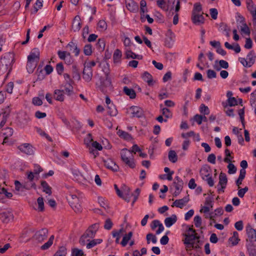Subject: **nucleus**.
I'll list each match as a JSON object with an SVG mask.
<instances>
[{"instance_id":"nucleus-1","label":"nucleus","mask_w":256,"mask_h":256,"mask_svg":"<svg viewBox=\"0 0 256 256\" xmlns=\"http://www.w3.org/2000/svg\"><path fill=\"white\" fill-rule=\"evenodd\" d=\"M14 61V54L11 52L6 54L0 59V76L6 74V79L12 68V64Z\"/></svg>"},{"instance_id":"nucleus-2","label":"nucleus","mask_w":256,"mask_h":256,"mask_svg":"<svg viewBox=\"0 0 256 256\" xmlns=\"http://www.w3.org/2000/svg\"><path fill=\"white\" fill-rule=\"evenodd\" d=\"M104 73L106 76L105 78L100 76V84L98 83L96 84V86L103 93L106 92L107 88H109L110 89L112 88V82L109 76V72L108 71H106Z\"/></svg>"},{"instance_id":"nucleus-3","label":"nucleus","mask_w":256,"mask_h":256,"mask_svg":"<svg viewBox=\"0 0 256 256\" xmlns=\"http://www.w3.org/2000/svg\"><path fill=\"white\" fill-rule=\"evenodd\" d=\"M66 198L71 208L75 212H79L81 211L82 206L80 200L76 195L68 194H67Z\"/></svg>"},{"instance_id":"nucleus-4","label":"nucleus","mask_w":256,"mask_h":256,"mask_svg":"<svg viewBox=\"0 0 256 256\" xmlns=\"http://www.w3.org/2000/svg\"><path fill=\"white\" fill-rule=\"evenodd\" d=\"M246 232L248 236L246 244L256 245V230L248 225L246 227Z\"/></svg>"},{"instance_id":"nucleus-5","label":"nucleus","mask_w":256,"mask_h":256,"mask_svg":"<svg viewBox=\"0 0 256 256\" xmlns=\"http://www.w3.org/2000/svg\"><path fill=\"white\" fill-rule=\"evenodd\" d=\"M131 114V118H142L144 116L143 110L137 106H132L130 108L128 112Z\"/></svg>"},{"instance_id":"nucleus-6","label":"nucleus","mask_w":256,"mask_h":256,"mask_svg":"<svg viewBox=\"0 0 256 256\" xmlns=\"http://www.w3.org/2000/svg\"><path fill=\"white\" fill-rule=\"evenodd\" d=\"M99 227L100 224L98 222L92 224L88 227L84 234L88 238H92L95 236L96 232L99 228Z\"/></svg>"},{"instance_id":"nucleus-7","label":"nucleus","mask_w":256,"mask_h":256,"mask_svg":"<svg viewBox=\"0 0 256 256\" xmlns=\"http://www.w3.org/2000/svg\"><path fill=\"white\" fill-rule=\"evenodd\" d=\"M14 218V214L10 210H6L0 212V219L3 223L8 224L12 221Z\"/></svg>"},{"instance_id":"nucleus-8","label":"nucleus","mask_w":256,"mask_h":256,"mask_svg":"<svg viewBox=\"0 0 256 256\" xmlns=\"http://www.w3.org/2000/svg\"><path fill=\"white\" fill-rule=\"evenodd\" d=\"M48 230L46 228H42L36 232L34 235V238L39 242L44 240L48 236Z\"/></svg>"},{"instance_id":"nucleus-9","label":"nucleus","mask_w":256,"mask_h":256,"mask_svg":"<svg viewBox=\"0 0 256 256\" xmlns=\"http://www.w3.org/2000/svg\"><path fill=\"white\" fill-rule=\"evenodd\" d=\"M227 182L228 178L226 174L221 172L219 175L218 185L221 186L220 188L218 189L219 192H224V189L226 187Z\"/></svg>"},{"instance_id":"nucleus-10","label":"nucleus","mask_w":256,"mask_h":256,"mask_svg":"<svg viewBox=\"0 0 256 256\" xmlns=\"http://www.w3.org/2000/svg\"><path fill=\"white\" fill-rule=\"evenodd\" d=\"M40 52L38 48H33L30 54L28 56V60L30 61H34L38 62L40 60Z\"/></svg>"},{"instance_id":"nucleus-11","label":"nucleus","mask_w":256,"mask_h":256,"mask_svg":"<svg viewBox=\"0 0 256 256\" xmlns=\"http://www.w3.org/2000/svg\"><path fill=\"white\" fill-rule=\"evenodd\" d=\"M18 149L26 154L32 155L34 154V148L29 144H23L18 147Z\"/></svg>"},{"instance_id":"nucleus-12","label":"nucleus","mask_w":256,"mask_h":256,"mask_svg":"<svg viewBox=\"0 0 256 256\" xmlns=\"http://www.w3.org/2000/svg\"><path fill=\"white\" fill-rule=\"evenodd\" d=\"M192 20L196 25H201L204 22V18L202 14H194L192 12Z\"/></svg>"},{"instance_id":"nucleus-13","label":"nucleus","mask_w":256,"mask_h":256,"mask_svg":"<svg viewBox=\"0 0 256 256\" xmlns=\"http://www.w3.org/2000/svg\"><path fill=\"white\" fill-rule=\"evenodd\" d=\"M190 200L188 195L184 196V198L180 200H176L172 206L173 207L174 206L179 208H182L184 206H185Z\"/></svg>"},{"instance_id":"nucleus-14","label":"nucleus","mask_w":256,"mask_h":256,"mask_svg":"<svg viewBox=\"0 0 256 256\" xmlns=\"http://www.w3.org/2000/svg\"><path fill=\"white\" fill-rule=\"evenodd\" d=\"M83 78L87 82L91 80L92 77V70L90 67L84 66L83 70Z\"/></svg>"},{"instance_id":"nucleus-15","label":"nucleus","mask_w":256,"mask_h":256,"mask_svg":"<svg viewBox=\"0 0 256 256\" xmlns=\"http://www.w3.org/2000/svg\"><path fill=\"white\" fill-rule=\"evenodd\" d=\"M104 166L108 169L114 172H117L118 169V166L111 159H108L104 160Z\"/></svg>"},{"instance_id":"nucleus-16","label":"nucleus","mask_w":256,"mask_h":256,"mask_svg":"<svg viewBox=\"0 0 256 256\" xmlns=\"http://www.w3.org/2000/svg\"><path fill=\"white\" fill-rule=\"evenodd\" d=\"M82 27V23L80 22V18L79 16H76L73 20L72 28L74 32H78Z\"/></svg>"},{"instance_id":"nucleus-17","label":"nucleus","mask_w":256,"mask_h":256,"mask_svg":"<svg viewBox=\"0 0 256 256\" xmlns=\"http://www.w3.org/2000/svg\"><path fill=\"white\" fill-rule=\"evenodd\" d=\"M184 182H173L172 186L175 188V190L172 194L174 196L179 195L182 190Z\"/></svg>"},{"instance_id":"nucleus-18","label":"nucleus","mask_w":256,"mask_h":256,"mask_svg":"<svg viewBox=\"0 0 256 256\" xmlns=\"http://www.w3.org/2000/svg\"><path fill=\"white\" fill-rule=\"evenodd\" d=\"M211 172V168L210 166L208 164H205L202 166L200 170V174L203 180L204 178H207L210 176V172Z\"/></svg>"},{"instance_id":"nucleus-19","label":"nucleus","mask_w":256,"mask_h":256,"mask_svg":"<svg viewBox=\"0 0 256 256\" xmlns=\"http://www.w3.org/2000/svg\"><path fill=\"white\" fill-rule=\"evenodd\" d=\"M126 7L131 12H136L138 10V5L132 0L126 1Z\"/></svg>"},{"instance_id":"nucleus-20","label":"nucleus","mask_w":256,"mask_h":256,"mask_svg":"<svg viewBox=\"0 0 256 256\" xmlns=\"http://www.w3.org/2000/svg\"><path fill=\"white\" fill-rule=\"evenodd\" d=\"M120 156L122 160L124 162L133 157L130 150H128L126 148L122 150Z\"/></svg>"},{"instance_id":"nucleus-21","label":"nucleus","mask_w":256,"mask_h":256,"mask_svg":"<svg viewBox=\"0 0 256 256\" xmlns=\"http://www.w3.org/2000/svg\"><path fill=\"white\" fill-rule=\"evenodd\" d=\"M67 46L70 48V50L74 54L75 56H77L79 55L80 49L78 48L76 43L70 42L68 44Z\"/></svg>"},{"instance_id":"nucleus-22","label":"nucleus","mask_w":256,"mask_h":256,"mask_svg":"<svg viewBox=\"0 0 256 256\" xmlns=\"http://www.w3.org/2000/svg\"><path fill=\"white\" fill-rule=\"evenodd\" d=\"M142 78L144 81L148 83L149 86L154 84L152 76L149 72H145L142 75Z\"/></svg>"},{"instance_id":"nucleus-23","label":"nucleus","mask_w":256,"mask_h":256,"mask_svg":"<svg viewBox=\"0 0 256 256\" xmlns=\"http://www.w3.org/2000/svg\"><path fill=\"white\" fill-rule=\"evenodd\" d=\"M177 220L176 214H172L170 217H168L164 220V224L166 227L169 228L174 224Z\"/></svg>"},{"instance_id":"nucleus-24","label":"nucleus","mask_w":256,"mask_h":256,"mask_svg":"<svg viewBox=\"0 0 256 256\" xmlns=\"http://www.w3.org/2000/svg\"><path fill=\"white\" fill-rule=\"evenodd\" d=\"M220 31L225 32L226 36L228 38L230 36V28L224 22H221L220 24L219 29Z\"/></svg>"},{"instance_id":"nucleus-25","label":"nucleus","mask_w":256,"mask_h":256,"mask_svg":"<svg viewBox=\"0 0 256 256\" xmlns=\"http://www.w3.org/2000/svg\"><path fill=\"white\" fill-rule=\"evenodd\" d=\"M117 134L124 140H130L132 138V136L130 134L121 130H118Z\"/></svg>"},{"instance_id":"nucleus-26","label":"nucleus","mask_w":256,"mask_h":256,"mask_svg":"<svg viewBox=\"0 0 256 256\" xmlns=\"http://www.w3.org/2000/svg\"><path fill=\"white\" fill-rule=\"evenodd\" d=\"M88 242L86 244V247L87 248L90 249L92 248L94 246H96L98 244H100L102 242V240L98 238V239H94L90 240L89 239L86 240Z\"/></svg>"},{"instance_id":"nucleus-27","label":"nucleus","mask_w":256,"mask_h":256,"mask_svg":"<svg viewBox=\"0 0 256 256\" xmlns=\"http://www.w3.org/2000/svg\"><path fill=\"white\" fill-rule=\"evenodd\" d=\"M124 94L129 96L130 98L134 99L136 97V93L135 91L131 88H128V86H124L123 89Z\"/></svg>"},{"instance_id":"nucleus-28","label":"nucleus","mask_w":256,"mask_h":256,"mask_svg":"<svg viewBox=\"0 0 256 256\" xmlns=\"http://www.w3.org/2000/svg\"><path fill=\"white\" fill-rule=\"evenodd\" d=\"M64 90H56L54 92V98L56 100L62 102L64 100Z\"/></svg>"},{"instance_id":"nucleus-29","label":"nucleus","mask_w":256,"mask_h":256,"mask_svg":"<svg viewBox=\"0 0 256 256\" xmlns=\"http://www.w3.org/2000/svg\"><path fill=\"white\" fill-rule=\"evenodd\" d=\"M64 89V94H67L68 96H71L74 94V88L72 84H64L63 86Z\"/></svg>"},{"instance_id":"nucleus-30","label":"nucleus","mask_w":256,"mask_h":256,"mask_svg":"<svg viewBox=\"0 0 256 256\" xmlns=\"http://www.w3.org/2000/svg\"><path fill=\"white\" fill-rule=\"evenodd\" d=\"M246 171L245 170L241 169L240 172V175L238 178L236 180V186L240 188V186L242 184L243 180L246 176Z\"/></svg>"},{"instance_id":"nucleus-31","label":"nucleus","mask_w":256,"mask_h":256,"mask_svg":"<svg viewBox=\"0 0 256 256\" xmlns=\"http://www.w3.org/2000/svg\"><path fill=\"white\" fill-rule=\"evenodd\" d=\"M38 64V62H34V61H30L28 60L26 69L28 72L30 74L33 72Z\"/></svg>"},{"instance_id":"nucleus-32","label":"nucleus","mask_w":256,"mask_h":256,"mask_svg":"<svg viewBox=\"0 0 256 256\" xmlns=\"http://www.w3.org/2000/svg\"><path fill=\"white\" fill-rule=\"evenodd\" d=\"M41 186L43 188V192L48 194L49 196L52 194V188L50 187L46 182L42 180Z\"/></svg>"},{"instance_id":"nucleus-33","label":"nucleus","mask_w":256,"mask_h":256,"mask_svg":"<svg viewBox=\"0 0 256 256\" xmlns=\"http://www.w3.org/2000/svg\"><path fill=\"white\" fill-rule=\"evenodd\" d=\"M108 114L112 116H116L118 114V110L113 104L108 106Z\"/></svg>"},{"instance_id":"nucleus-34","label":"nucleus","mask_w":256,"mask_h":256,"mask_svg":"<svg viewBox=\"0 0 256 256\" xmlns=\"http://www.w3.org/2000/svg\"><path fill=\"white\" fill-rule=\"evenodd\" d=\"M256 60V56L253 50H252L248 52L246 56V60L249 64L250 66H251L254 62Z\"/></svg>"},{"instance_id":"nucleus-35","label":"nucleus","mask_w":256,"mask_h":256,"mask_svg":"<svg viewBox=\"0 0 256 256\" xmlns=\"http://www.w3.org/2000/svg\"><path fill=\"white\" fill-rule=\"evenodd\" d=\"M168 158L169 160L172 163H175L178 160V156L176 152L174 150H170L169 151Z\"/></svg>"},{"instance_id":"nucleus-36","label":"nucleus","mask_w":256,"mask_h":256,"mask_svg":"<svg viewBox=\"0 0 256 256\" xmlns=\"http://www.w3.org/2000/svg\"><path fill=\"white\" fill-rule=\"evenodd\" d=\"M88 138H90V141L92 142V146L93 148H94L96 150H101L102 149V146L99 144L96 141H93L92 138V134H88Z\"/></svg>"},{"instance_id":"nucleus-37","label":"nucleus","mask_w":256,"mask_h":256,"mask_svg":"<svg viewBox=\"0 0 256 256\" xmlns=\"http://www.w3.org/2000/svg\"><path fill=\"white\" fill-rule=\"evenodd\" d=\"M246 247L250 256H256V245L246 244Z\"/></svg>"},{"instance_id":"nucleus-38","label":"nucleus","mask_w":256,"mask_h":256,"mask_svg":"<svg viewBox=\"0 0 256 256\" xmlns=\"http://www.w3.org/2000/svg\"><path fill=\"white\" fill-rule=\"evenodd\" d=\"M132 236V232H130L123 237L122 241L120 242V244L122 246H125L127 244L129 240H130Z\"/></svg>"},{"instance_id":"nucleus-39","label":"nucleus","mask_w":256,"mask_h":256,"mask_svg":"<svg viewBox=\"0 0 256 256\" xmlns=\"http://www.w3.org/2000/svg\"><path fill=\"white\" fill-rule=\"evenodd\" d=\"M229 240L232 242L233 246L237 244L240 240L238 232H234L232 236L229 238Z\"/></svg>"},{"instance_id":"nucleus-40","label":"nucleus","mask_w":256,"mask_h":256,"mask_svg":"<svg viewBox=\"0 0 256 256\" xmlns=\"http://www.w3.org/2000/svg\"><path fill=\"white\" fill-rule=\"evenodd\" d=\"M122 56V52L120 50L116 49V50H115L113 55V59L114 62H119L121 59Z\"/></svg>"},{"instance_id":"nucleus-41","label":"nucleus","mask_w":256,"mask_h":256,"mask_svg":"<svg viewBox=\"0 0 256 256\" xmlns=\"http://www.w3.org/2000/svg\"><path fill=\"white\" fill-rule=\"evenodd\" d=\"M140 13L141 16H144V14L148 11L146 2L144 0H141L140 2Z\"/></svg>"},{"instance_id":"nucleus-42","label":"nucleus","mask_w":256,"mask_h":256,"mask_svg":"<svg viewBox=\"0 0 256 256\" xmlns=\"http://www.w3.org/2000/svg\"><path fill=\"white\" fill-rule=\"evenodd\" d=\"M96 47L99 51H103L105 48L104 40L102 38L99 39L96 44Z\"/></svg>"},{"instance_id":"nucleus-43","label":"nucleus","mask_w":256,"mask_h":256,"mask_svg":"<svg viewBox=\"0 0 256 256\" xmlns=\"http://www.w3.org/2000/svg\"><path fill=\"white\" fill-rule=\"evenodd\" d=\"M156 4L161 9L165 11H168V6H166V2L164 0H157Z\"/></svg>"},{"instance_id":"nucleus-44","label":"nucleus","mask_w":256,"mask_h":256,"mask_svg":"<svg viewBox=\"0 0 256 256\" xmlns=\"http://www.w3.org/2000/svg\"><path fill=\"white\" fill-rule=\"evenodd\" d=\"M185 240H188L189 242H193L194 240H198L200 238V236H197L196 233L192 234H185Z\"/></svg>"},{"instance_id":"nucleus-45","label":"nucleus","mask_w":256,"mask_h":256,"mask_svg":"<svg viewBox=\"0 0 256 256\" xmlns=\"http://www.w3.org/2000/svg\"><path fill=\"white\" fill-rule=\"evenodd\" d=\"M54 239V236H52L48 240L41 246V248L44 250L48 248L52 244Z\"/></svg>"},{"instance_id":"nucleus-46","label":"nucleus","mask_w":256,"mask_h":256,"mask_svg":"<svg viewBox=\"0 0 256 256\" xmlns=\"http://www.w3.org/2000/svg\"><path fill=\"white\" fill-rule=\"evenodd\" d=\"M72 77L74 78L79 80L80 79V76L76 66H72Z\"/></svg>"},{"instance_id":"nucleus-47","label":"nucleus","mask_w":256,"mask_h":256,"mask_svg":"<svg viewBox=\"0 0 256 256\" xmlns=\"http://www.w3.org/2000/svg\"><path fill=\"white\" fill-rule=\"evenodd\" d=\"M148 244H150L151 240L153 244H156L157 242V238L155 235L152 233H149L146 235V237Z\"/></svg>"},{"instance_id":"nucleus-48","label":"nucleus","mask_w":256,"mask_h":256,"mask_svg":"<svg viewBox=\"0 0 256 256\" xmlns=\"http://www.w3.org/2000/svg\"><path fill=\"white\" fill-rule=\"evenodd\" d=\"M84 52L86 56H90L92 54V46L90 44L85 45L84 48Z\"/></svg>"},{"instance_id":"nucleus-49","label":"nucleus","mask_w":256,"mask_h":256,"mask_svg":"<svg viewBox=\"0 0 256 256\" xmlns=\"http://www.w3.org/2000/svg\"><path fill=\"white\" fill-rule=\"evenodd\" d=\"M15 189L18 192H22L24 190V185L22 184L19 181L14 182Z\"/></svg>"},{"instance_id":"nucleus-50","label":"nucleus","mask_w":256,"mask_h":256,"mask_svg":"<svg viewBox=\"0 0 256 256\" xmlns=\"http://www.w3.org/2000/svg\"><path fill=\"white\" fill-rule=\"evenodd\" d=\"M37 202L38 206V210L40 212H43L44 209L43 198L39 197L37 199Z\"/></svg>"},{"instance_id":"nucleus-51","label":"nucleus","mask_w":256,"mask_h":256,"mask_svg":"<svg viewBox=\"0 0 256 256\" xmlns=\"http://www.w3.org/2000/svg\"><path fill=\"white\" fill-rule=\"evenodd\" d=\"M202 10V5L200 2H196L194 4L192 13L194 12V14H198V13Z\"/></svg>"},{"instance_id":"nucleus-52","label":"nucleus","mask_w":256,"mask_h":256,"mask_svg":"<svg viewBox=\"0 0 256 256\" xmlns=\"http://www.w3.org/2000/svg\"><path fill=\"white\" fill-rule=\"evenodd\" d=\"M66 249L64 246H62L60 248L54 256H66Z\"/></svg>"},{"instance_id":"nucleus-53","label":"nucleus","mask_w":256,"mask_h":256,"mask_svg":"<svg viewBox=\"0 0 256 256\" xmlns=\"http://www.w3.org/2000/svg\"><path fill=\"white\" fill-rule=\"evenodd\" d=\"M84 253L82 250L74 248L72 250V256H84Z\"/></svg>"},{"instance_id":"nucleus-54","label":"nucleus","mask_w":256,"mask_h":256,"mask_svg":"<svg viewBox=\"0 0 256 256\" xmlns=\"http://www.w3.org/2000/svg\"><path fill=\"white\" fill-rule=\"evenodd\" d=\"M112 226L113 222L112 220L110 218L106 219L104 226V228L107 230H110L112 228Z\"/></svg>"},{"instance_id":"nucleus-55","label":"nucleus","mask_w":256,"mask_h":256,"mask_svg":"<svg viewBox=\"0 0 256 256\" xmlns=\"http://www.w3.org/2000/svg\"><path fill=\"white\" fill-rule=\"evenodd\" d=\"M162 115H164L166 118H172V114L168 108H162Z\"/></svg>"},{"instance_id":"nucleus-56","label":"nucleus","mask_w":256,"mask_h":256,"mask_svg":"<svg viewBox=\"0 0 256 256\" xmlns=\"http://www.w3.org/2000/svg\"><path fill=\"white\" fill-rule=\"evenodd\" d=\"M206 74L208 78L209 79H212L216 78V73L214 70H208L206 71Z\"/></svg>"},{"instance_id":"nucleus-57","label":"nucleus","mask_w":256,"mask_h":256,"mask_svg":"<svg viewBox=\"0 0 256 256\" xmlns=\"http://www.w3.org/2000/svg\"><path fill=\"white\" fill-rule=\"evenodd\" d=\"M14 131L12 128L8 127L4 129V132L3 133V135L5 137H10L13 134Z\"/></svg>"},{"instance_id":"nucleus-58","label":"nucleus","mask_w":256,"mask_h":256,"mask_svg":"<svg viewBox=\"0 0 256 256\" xmlns=\"http://www.w3.org/2000/svg\"><path fill=\"white\" fill-rule=\"evenodd\" d=\"M228 105L230 106H235L238 105V102L236 98L234 97L229 98L227 100Z\"/></svg>"},{"instance_id":"nucleus-59","label":"nucleus","mask_w":256,"mask_h":256,"mask_svg":"<svg viewBox=\"0 0 256 256\" xmlns=\"http://www.w3.org/2000/svg\"><path fill=\"white\" fill-rule=\"evenodd\" d=\"M227 167L228 168V173L229 174H234L236 172V168L234 164L230 163Z\"/></svg>"},{"instance_id":"nucleus-60","label":"nucleus","mask_w":256,"mask_h":256,"mask_svg":"<svg viewBox=\"0 0 256 256\" xmlns=\"http://www.w3.org/2000/svg\"><path fill=\"white\" fill-rule=\"evenodd\" d=\"M194 225L196 228H200L202 225V218L199 216H196L194 218Z\"/></svg>"},{"instance_id":"nucleus-61","label":"nucleus","mask_w":256,"mask_h":256,"mask_svg":"<svg viewBox=\"0 0 256 256\" xmlns=\"http://www.w3.org/2000/svg\"><path fill=\"white\" fill-rule=\"evenodd\" d=\"M56 70L58 74L61 75L64 70V66L62 62H60L56 65Z\"/></svg>"},{"instance_id":"nucleus-62","label":"nucleus","mask_w":256,"mask_h":256,"mask_svg":"<svg viewBox=\"0 0 256 256\" xmlns=\"http://www.w3.org/2000/svg\"><path fill=\"white\" fill-rule=\"evenodd\" d=\"M240 31L242 32L248 36L250 34V30L248 26H247L246 24H242V26L240 28Z\"/></svg>"},{"instance_id":"nucleus-63","label":"nucleus","mask_w":256,"mask_h":256,"mask_svg":"<svg viewBox=\"0 0 256 256\" xmlns=\"http://www.w3.org/2000/svg\"><path fill=\"white\" fill-rule=\"evenodd\" d=\"M64 77L66 82L64 84H72L74 83L73 80L70 78V76L68 74H64Z\"/></svg>"},{"instance_id":"nucleus-64","label":"nucleus","mask_w":256,"mask_h":256,"mask_svg":"<svg viewBox=\"0 0 256 256\" xmlns=\"http://www.w3.org/2000/svg\"><path fill=\"white\" fill-rule=\"evenodd\" d=\"M200 112L204 114H208L210 113V110L207 106L204 104H202L200 106Z\"/></svg>"}]
</instances>
